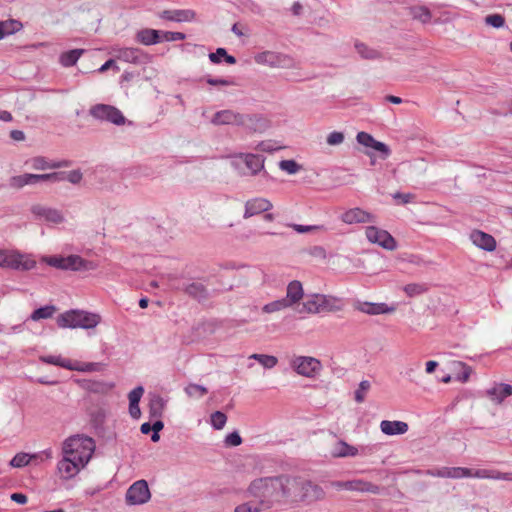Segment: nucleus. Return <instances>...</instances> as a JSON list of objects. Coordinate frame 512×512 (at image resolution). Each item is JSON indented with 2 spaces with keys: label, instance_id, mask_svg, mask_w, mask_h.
Returning a JSON list of instances; mask_svg holds the SVG:
<instances>
[{
  "label": "nucleus",
  "instance_id": "f257e3e1",
  "mask_svg": "<svg viewBox=\"0 0 512 512\" xmlns=\"http://www.w3.org/2000/svg\"><path fill=\"white\" fill-rule=\"evenodd\" d=\"M292 475L279 474L252 480L247 489L248 497L261 499L269 509L275 506H291Z\"/></svg>",
  "mask_w": 512,
  "mask_h": 512
},
{
  "label": "nucleus",
  "instance_id": "f03ea898",
  "mask_svg": "<svg viewBox=\"0 0 512 512\" xmlns=\"http://www.w3.org/2000/svg\"><path fill=\"white\" fill-rule=\"evenodd\" d=\"M325 497L326 492L317 483L300 476H292L291 506L311 505Z\"/></svg>",
  "mask_w": 512,
  "mask_h": 512
},
{
  "label": "nucleus",
  "instance_id": "7ed1b4c3",
  "mask_svg": "<svg viewBox=\"0 0 512 512\" xmlns=\"http://www.w3.org/2000/svg\"><path fill=\"white\" fill-rule=\"evenodd\" d=\"M95 451V442L85 435H73L62 444V453L86 466Z\"/></svg>",
  "mask_w": 512,
  "mask_h": 512
},
{
  "label": "nucleus",
  "instance_id": "20e7f679",
  "mask_svg": "<svg viewBox=\"0 0 512 512\" xmlns=\"http://www.w3.org/2000/svg\"><path fill=\"white\" fill-rule=\"evenodd\" d=\"M101 322V316L84 310H70L57 317L60 328L93 329Z\"/></svg>",
  "mask_w": 512,
  "mask_h": 512
},
{
  "label": "nucleus",
  "instance_id": "39448f33",
  "mask_svg": "<svg viewBox=\"0 0 512 512\" xmlns=\"http://www.w3.org/2000/svg\"><path fill=\"white\" fill-rule=\"evenodd\" d=\"M211 123L216 126H247L249 129H252L254 131H262L266 127L265 121H263L262 119H256L229 109L216 112L211 119Z\"/></svg>",
  "mask_w": 512,
  "mask_h": 512
},
{
  "label": "nucleus",
  "instance_id": "423d86ee",
  "mask_svg": "<svg viewBox=\"0 0 512 512\" xmlns=\"http://www.w3.org/2000/svg\"><path fill=\"white\" fill-rule=\"evenodd\" d=\"M444 478L461 479V478H479L512 481V473H504L492 469H471L466 467H444L442 473Z\"/></svg>",
  "mask_w": 512,
  "mask_h": 512
},
{
  "label": "nucleus",
  "instance_id": "0eeeda50",
  "mask_svg": "<svg viewBox=\"0 0 512 512\" xmlns=\"http://www.w3.org/2000/svg\"><path fill=\"white\" fill-rule=\"evenodd\" d=\"M43 261L47 265L60 270L89 271L97 267L94 262L85 260L78 255H69L67 257L49 256L44 257Z\"/></svg>",
  "mask_w": 512,
  "mask_h": 512
},
{
  "label": "nucleus",
  "instance_id": "6e6552de",
  "mask_svg": "<svg viewBox=\"0 0 512 512\" xmlns=\"http://www.w3.org/2000/svg\"><path fill=\"white\" fill-rule=\"evenodd\" d=\"M36 266V261L18 250L0 248V268L28 271Z\"/></svg>",
  "mask_w": 512,
  "mask_h": 512
},
{
  "label": "nucleus",
  "instance_id": "1a4fd4ad",
  "mask_svg": "<svg viewBox=\"0 0 512 512\" xmlns=\"http://www.w3.org/2000/svg\"><path fill=\"white\" fill-rule=\"evenodd\" d=\"M255 61L258 64L268 65L273 68L290 69L297 67V63L292 57L273 51L258 53L255 56Z\"/></svg>",
  "mask_w": 512,
  "mask_h": 512
},
{
  "label": "nucleus",
  "instance_id": "9d476101",
  "mask_svg": "<svg viewBox=\"0 0 512 512\" xmlns=\"http://www.w3.org/2000/svg\"><path fill=\"white\" fill-rule=\"evenodd\" d=\"M89 114L99 121H107L114 125H123L126 118L122 112L114 106L107 104H96L89 110Z\"/></svg>",
  "mask_w": 512,
  "mask_h": 512
},
{
  "label": "nucleus",
  "instance_id": "9b49d317",
  "mask_svg": "<svg viewBox=\"0 0 512 512\" xmlns=\"http://www.w3.org/2000/svg\"><path fill=\"white\" fill-rule=\"evenodd\" d=\"M365 235L370 243L377 244L386 250L393 251L397 248L396 240L386 230L376 226H368L365 229Z\"/></svg>",
  "mask_w": 512,
  "mask_h": 512
},
{
  "label": "nucleus",
  "instance_id": "f8f14e48",
  "mask_svg": "<svg viewBox=\"0 0 512 512\" xmlns=\"http://www.w3.org/2000/svg\"><path fill=\"white\" fill-rule=\"evenodd\" d=\"M151 493L145 480L134 482L127 490L125 500L128 505H142L148 502Z\"/></svg>",
  "mask_w": 512,
  "mask_h": 512
},
{
  "label": "nucleus",
  "instance_id": "ddd939ff",
  "mask_svg": "<svg viewBox=\"0 0 512 512\" xmlns=\"http://www.w3.org/2000/svg\"><path fill=\"white\" fill-rule=\"evenodd\" d=\"M331 486L338 490L344 489L348 491H356L361 493L379 494L381 491V488L378 485L362 479H355L349 481H333L331 483Z\"/></svg>",
  "mask_w": 512,
  "mask_h": 512
},
{
  "label": "nucleus",
  "instance_id": "4468645a",
  "mask_svg": "<svg viewBox=\"0 0 512 512\" xmlns=\"http://www.w3.org/2000/svg\"><path fill=\"white\" fill-rule=\"evenodd\" d=\"M239 161L243 162L248 170V174L251 176L257 175L264 169L265 158L261 155L252 153H240L234 157L232 162L235 168H239Z\"/></svg>",
  "mask_w": 512,
  "mask_h": 512
},
{
  "label": "nucleus",
  "instance_id": "2eb2a0df",
  "mask_svg": "<svg viewBox=\"0 0 512 512\" xmlns=\"http://www.w3.org/2000/svg\"><path fill=\"white\" fill-rule=\"evenodd\" d=\"M292 367L295 371L305 377H314L321 369L319 360L313 357L299 356L293 359Z\"/></svg>",
  "mask_w": 512,
  "mask_h": 512
},
{
  "label": "nucleus",
  "instance_id": "dca6fc26",
  "mask_svg": "<svg viewBox=\"0 0 512 512\" xmlns=\"http://www.w3.org/2000/svg\"><path fill=\"white\" fill-rule=\"evenodd\" d=\"M85 466L75 461L67 455H63V458L57 464V472L59 477L63 480H70L74 478L81 469Z\"/></svg>",
  "mask_w": 512,
  "mask_h": 512
},
{
  "label": "nucleus",
  "instance_id": "f3484780",
  "mask_svg": "<svg viewBox=\"0 0 512 512\" xmlns=\"http://www.w3.org/2000/svg\"><path fill=\"white\" fill-rule=\"evenodd\" d=\"M353 307L355 310L368 315L390 314L395 311L394 306H389L386 303H373L367 301H356L353 304Z\"/></svg>",
  "mask_w": 512,
  "mask_h": 512
},
{
  "label": "nucleus",
  "instance_id": "a211bd4d",
  "mask_svg": "<svg viewBox=\"0 0 512 512\" xmlns=\"http://www.w3.org/2000/svg\"><path fill=\"white\" fill-rule=\"evenodd\" d=\"M273 208L270 200L262 197L252 198L245 203V210L243 217L245 219L251 218L263 212H267Z\"/></svg>",
  "mask_w": 512,
  "mask_h": 512
},
{
  "label": "nucleus",
  "instance_id": "6ab92c4d",
  "mask_svg": "<svg viewBox=\"0 0 512 512\" xmlns=\"http://www.w3.org/2000/svg\"><path fill=\"white\" fill-rule=\"evenodd\" d=\"M330 299L321 294H314L308 296L302 304V308H298L299 313H319L322 309H325L329 304Z\"/></svg>",
  "mask_w": 512,
  "mask_h": 512
},
{
  "label": "nucleus",
  "instance_id": "aec40b11",
  "mask_svg": "<svg viewBox=\"0 0 512 512\" xmlns=\"http://www.w3.org/2000/svg\"><path fill=\"white\" fill-rule=\"evenodd\" d=\"M340 219L345 224L352 225V224H358V223L374 222L375 217L371 213H369L359 207H356V208H351V209L345 211L344 213H342L340 216Z\"/></svg>",
  "mask_w": 512,
  "mask_h": 512
},
{
  "label": "nucleus",
  "instance_id": "412c9836",
  "mask_svg": "<svg viewBox=\"0 0 512 512\" xmlns=\"http://www.w3.org/2000/svg\"><path fill=\"white\" fill-rule=\"evenodd\" d=\"M31 212L36 217L55 224L61 223L64 220V217L59 210L40 204L33 205L31 207Z\"/></svg>",
  "mask_w": 512,
  "mask_h": 512
},
{
  "label": "nucleus",
  "instance_id": "4be33fe9",
  "mask_svg": "<svg viewBox=\"0 0 512 512\" xmlns=\"http://www.w3.org/2000/svg\"><path fill=\"white\" fill-rule=\"evenodd\" d=\"M470 240L472 243L478 248L492 252L496 249V240L495 238L483 231L473 230L470 234Z\"/></svg>",
  "mask_w": 512,
  "mask_h": 512
},
{
  "label": "nucleus",
  "instance_id": "5701e85b",
  "mask_svg": "<svg viewBox=\"0 0 512 512\" xmlns=\"http://www.w3.org/2000/svg\"><path fill=\"white\" fill-rule=\"evenodd\" d=\"M117 59L133 64H142L146 60V55L138 48H115Z\"/></svg>",
  "mask_w": 512,
  "mask_h": 512
},
{
  "label": "nucleus",
  "instance_id": "b1692460",
  "mask_svg": "<svg viewBox=\"0 0 512 512\" xmlns=\"http://www.w3.org/2000/svg\"><path fill=\"white\" fill-rule=\"evenodd\" d=\"M356 140L359 144L365 147H370L376 151L381 152L383 154L382 157L384 159L390 155L389 147L385 143L374 139V137L367 132H359L356 136Z\"/></svg>",
  "mask_w": 512,
  "mask_h": 512
},
{
  "label": "nucleus",
  "instance_id": "393cba45",
  "mask_svg": "<svg viewBox=\"0 0 512 512\" xmlns=\"http://www.w3.org/2000/svg\"><path fill=\"white\" fill-rule=\"evenodd\" d=\"M195 16V12L190 9L164 10L159 13L161 19L174 22H190L195 19Z\"/></svg>",
  "mask_w": 512,
  "mask_h": 512
},
{
  "label": "nucleus",
  "instance_id": "a878e982",
  "mask_svg": "<svg viewBox=\"0 0 512 512\" xmlns=\"http://www.w3.org/2000/svg\"><path fill=\"white\" fill-rule=\"evenodd\" d=\"M487 397L495 404H501L512 395V385L499 383L486 390Z\"/></svg>",
  "mask_w": 512,
  "mask_h": 512
},
{
  "label": "nucleus",
  "instance_id": "bb28decb",
  "mask_svg": "<svg viewBox=\"0 0 512 512\" xmlns=\"http://www.w3.org/2000/svg\"><path fill=\"white\" fill-rule=\"evenodd\" d=\"M180 289L188 296L198 301L205 300L208 297V291L206 286L199 281L183 283Z\"/></svg>",
  "mask_w": 512,
  "mask_h": 512
},
{
  "label": "nucleus",
  "instance_id": "cd10ccee",
  "mask_svg": "<svg viewBox=\"0 0 512 512\" xmlns=\"http://www.w3.org/2000/svg\"><path fill=\"white\" fill-rule=\"evenodd\" d=\"M136 41L146 46L160 43L161 31L150 28L141 29L136 33Z\"/></svg>",
  "mask_w": 512,
  "mask_h": 512
},
{
  "label": "nucleus",
  "instance_id": "c85d7f7f",
  "mask_svg": "<svg viewBox=\"0 0 512 512\" xmlns=\"http://www.w3.org/2000/svg\"><path fill=\"white\" fill-rule=\"evenodd\" d=\"M380 429L386 435H401L408 431V424L403 421L383 420Z\"/></svg>",
  "mask_w": 512,
  "mask_h": 512
},
{
  "label": "nucleus",
  "instance_id": "c756f323",
  "mask_svg": "<svg viewBox=\"0 0 512 512\" xmlns=\"http://www.w3.org/2000/svg\"><path fill=\"white\" fill-rule=\"evenodd\" d=\"M31 166L35 170H47V169H57L61 167L70 166V162L67 160L51 162L48 161L43 156H37L31 159Z\"/></svg>",
  "mask_w": 512,
  "mask_h": 512
},
{
  "label": "nucleus",
  "instance_id": "7c9ffc66",
  "mask_svg": "<svg viewBox=\"0 0 512 512\" xmlns=\"http://www.w3.org/2000/svg\"><path fill=\"white\" fill-rule=\"evenodd\" d=\"M304 292L301 282L294 280L287 286L286 297L284 298L291 307L303 298Z\"/></svg>",
  "mask_w": 512,
  "mask_h": 512
},
{
  "label": "nucleus",
  "instance_id": "2f4dec72",
  "mask_svg": "<svg viewBox=\"0 0 512 512\" xmlns=\"http://www.w3.org/2000/svg\"><path fill=\"white\" fill-rule=\"evenodd\" d=\"M40 360L43 363L47 364H53L56 366H60L69 370H81V371H90L92 364H88L86 368H78L71 364L70 360L64 359L61 356H54V355H48V356H41Z\"/></svg>",
  "mask_w": 512,
  "mask_h": 512
},
{
  "label": "nucleus",
  "instance_id": "473e14b6",
  "mask_svg": "<svg viewBox=\"0 0 512 512\" xmlns=\"http://www.w3.org/2000/svg\"><path fill=\"white\" fill-rule=\"evenodd\" d=\"M331 455L335 458H341V457H353L358 454V449L354 446L349 445L345 441H337L332 450Z\"/></svg>",
  "mask_w": 512,
  "mask_h": 512
},
{
  "label": "nucleus",
  "instance_id": "72a5a7b5",
  "mask_svg": "<svg viewBox=\"0 0 512 512\" xmlns=\"http://www.w3.org/2000/svg\"><path fill=\"white\" fill-rule=\"evenodd\" d=\"M23 28V24L15 19L0 21V40L14 34Z\"/></svg>",
  "mask_w": 512,
  "mask_h": 512
},
{
  "label": "nucleus",
  "instance_id": "f704fd0d",
  "mask_svg": "<svg viewBox=\"0 0 512 512\" xmlns=\"http://www.w3.org/2000/svg\"><path fill=\"white\" fill-rule=\"evenodd\" d=\"M166 406V400L160 395H153L149 402V413L152 418H161Z\"/></svg>",
  "mask_w": 512,
  "mask_h": 512
},
{
  "label": "nucleus",
  "instance_id": "c9c22d12",
  "mask_svg": "<svg viewBox=\"0 0 512 512\" xmlns=\"http://www.w3.org/2000/svg\"><path fill=\"white\" fill-rule=\"evenodd\" d=\"M84 52V49H72L63 52L59 57V62L63 67L74 66Z\"/></svg>",
  "mask_w": 512,
  "mask_h": 512
},
{
  "label": "nucleus",
  "instance_id": "e433bc0d",
  "mask_svg": "<svg viewBox=\"0 0 512 512\" xmlns=\"http://www.w3.org/2000/svg\"><path fill=\"white\" fill-rule=\"evenodd\" d=\"M410 15L414 20H418L421 23H428L431 20V12L430 10L420 4L413 5L409 7Z\"/></svg>",
  "mask_w": 512,
  "mask_h": 512
},
{
  "label": "nucleus",
  "instance_id": "4c0bfd02",
  "mask_svg": "<svg viewBox=\"0 0 512 512\" xmlns=\"http://www.w3.org/2000/svg\"><path fill=\"white\" fill-rule=\"evenodd\" d=\"M266 510H268V508L262 503V500L255 499L254 501H248L237 505L234 512H263Z\"/></svg>",
  "mask_w": 512,
  "mask_h": 512
},
{
  "label": "nucleus",
  "instance_id": "58836bf2",
  "mask_svg": "<svg viewBox=\"0 0 512 512\" xmlns=\"http://www.w3.org/2000/svg\"><path fill=\"white\" fill-rule=\"evenodd\" d=\"M26 185H35L34 174L25 173L13 176L9 179V186L14 189H21Z\"/></svg>",
  "mask_w": 512,
  "mask_h": 512
},
{
  "label": "nucleus",
  "instance_id": "ea45409f",
  "mask_svg": "<svg viewBox=\"0 0 512 512\" xmlns=\"http://www.w3.org/2000/svg\"><path fill=\"white\" fill-rule=\"evenodd\" d=\"M429 286L426 283H409L403 287L404 293L409 297H417L427 293Z\"/></svg>",
  "mask_w": 512,
  "mask_h": 512
},
{
  "label": "nucleus",
  "instance_id": "a19ab883",
  "mask_svg": "<svg viewBox=\"0 0 512 512\" xmlns=\"http://www.w3.org/2000/svg\"><path fill=\"white\" fill-rule=\"evenodd\" d=\"M355 49L358 54L366 60H376L381 58V53L373 48L368 47L364 43L356 42Z\"/></svg>",
  "mask_w": 512,
  "mask_h": 512
},
{
  "label": "nucleus",
  "instance_id": "79ce46f5",
  "mask_svg": "<svg viewBox=\"0 0 512 512\" xmlns=\"http://www.w3.org/2000/svg\"><path fill=\"white\" fill-rule=\"evenodd\" d=\"M56 312V307L54 305H46L44 307H40L33 311L30 315V319L32 321H39L41 319H49Z\"/></svg>",
  "mask_w": 512,
  "mask_h": 512
},
{
  "label": "nucleus",
  "instance_id": "37998d69",
  "mask_svg": "<svg viewBox=\"0 0 512 512\" xmlns=\"http://www.w3.org/2000/svg\"><path fill=\"white\" fill-rule=\"evenodd\" d=\"M249 358L258 361L266 369H272L278 363L277 357L267 354L254 353L250 355Z\"/></svg>",
  "mask_w": 512,
  "mask_h": 512
},
{
  "label": "nucleus",
  "instance_id": "c03bdc74",
  "mask_svg": "<svg viewBox=\"0 0 512 512\" xmlns=\"http://www.w3.org/2000/svg\"><path fill=\"white\" fill-rule=\"evenodd\" d=\"M184 390L185 393L191 398H201L208 392L206 387L194 383L187 385Z\"/></svg>",
  "mask_w": 512,
  "mask_h": 512
},
{
  "label": "nucleus",
  "instance_id": "a18cd8bd",
  "mask_svg": "<svg viewBox=\"0 0 512 512\" xmlns=\"http://www.w3.org/2000/svg\"><path fill=\"white\" fill-rule=\"evenodd\" d=\"M61 182L68 181L72 184H79L83 178V174L80 169H75L67 172H59Z\"/></svg>",
  "mask_w": 512,
  "mask_h": 512
},
{
  "label": "nucleus",
  "instance_id": "49530a36",
  "mask_svg": "<svg viewBox=\"0 0 512 512\" xmlns=\"http://www.w3.org/2000/svg\"><path fill=\"white\" fill-rule=\"evenodd\" d=\"M210 422L214 429L221 430L227 422V416L221 411H216L211 414Z\"/></svg>",
  "mask_w": 512,
  "mask_h": 512
},
{
  "label": "nucleus",
  "instance_id": "de8ad7c7",
  "mask_svg": "<svg viewBox=\"0 0 512 512\" xmlns=\"http://www.w3.org/2000/svg\"><path fill=\"white\" fill-rule=\"evenodd\" d=\"M279 168L288 174H296L301 170V165H299L295 160L289 159L280 161Z\"/></svg>",
  "mask_w": 512,
  "mask_h": 512
},
{
  "label": "nucleus",
  "instance_id": "09e8293b",
  "mask_svg": "<svg viewBox=\"0 0 512 512\" xmlns=\"http://www.w3.org/2000/svg\"><path fill=\"white\" fill-rule=\"evenodd\" d=\"M290 307L288 305V303L285 301V299H279V300H275L273 302H270L268 304H266L264 307H263V311L265 313H273V312H277V311H281L285 308H288Z\"/></svg>",
  "mask_w": 512,
  "mask_h": 512
},
{
  "label": "nucleus",
  "instance_id": "8fccbe9b",
  "mask_svg": "<svg viewBox=\"0 0 512 512\" xmlns=\"http://www.w3.org/2000/svg\"><path fill=\"white\" fill-rule=\"evenodd\" d=\"M31 458L27 453H17L10 461V465L15 468L24 467L29 464Z\"/></svg>",
  "mask_w": 512,
  "mask_h": 512
},
{
  "label": "nucleus",
  "instance_id": "3c124183",
  "mask_svg": "<svg viewBox=\"0 0 512 512\" xmlns=\"http://www.w3.org/2000/svg\"><path fill=\"white\" fill-rule=\"evenodd\" d=\"M370 389V382L363 380L360 382L358 389L355 391V401L362 403L365 400L366 394Z\"/></svg>",
  "mask_w": 512,
  "mask_h": 512
},
{
  "label": "nucleus",
  "instance_id": "603ef678",
  "mask_svg": "<svg viewBox=\"0 0 512 512\" xmlns=\"http://www.w3.org/2000/svg\"><path fill=\"white\" fill-rule=\"evenodd\" d=\"M34 178H35V184L42 182V181H50L53 183L61 182L59 172H53V173H47V174H34Z\"/></svg>",
  "mask_w": 512,
  "mask_h": 512
},
{
  "label": "nucleus",
  "instance_id": "864d4df0",
  "mask_svg": "<svg viewBox=\"0 0 512 512\" xmlns=\"http://www.w3.org/2000/svg\"><path fill=\"white\" fill-rule=\"evenodd\" d=\"M485 23L494 28H501L505 24V19L500 14H491L485 17Z\"/></svg>",
  "mask_w": 512,
  "mask_h": 512
},
{
  "label": "nucleus",
  "instance_id": "5fc2aeb1",
  "mask_svg": "<svg viewBox=\"0 0 512 512\" xmlns=\"http://www.w3.org/2000/svg\"><path fill=\"white\" fill-rule=\"evenodd\" d=\"M186 35L182 32L161 31V42L184 40Z\"/></svg>",
  "mask_w": 512,
  "mask_h": 512
},
{
  "label": "nucleus",
  "instance_id": "6e6d98bb",
  "mask_svg": "<svg viewBox=\"0 0 512 512\" xmlns=\"http://www.w3.org/2000/svg\"><path fill=\"white\" fill-rule=\"evenodd\" d=\"M280 148L281 146L277 145L276 142L272 140L261 141L256 147V149L262 152H273Z\"/></svg>",
  "mask_w": 512,
  "mask_h": 512
},
{
  "label": "nucleus",
  "instance_id": "4d7b16f0",
  "mask_svg": "<svg viewBox=\"0 0 512 512\" xmlns=\"http://www.w3.org/2000/svg\"><path fill=\"white\" fill-rule=\"evenodd\" d=\"M327 144L331 146L340 145L344 141V134L342 132L333 131L327 136Z\"/></svg>",
  "mask_w": 512,
  "mask_h": 512
},
{
  "label": "nucleus",
  "instance_id": "13d9d810",
  "mask_svg": "<svg viewBox=\"0 0 512 512\" xmlns=\"http://www.w3.org/2000/svg\"><path fill=\"white\" fill-rule=\"evenodd\" d=\"M143 393H144V388L142 386L135 387L128 394L129 403L139 404V402L143 396Z\"/></svg>",
  "mask_w": 512,
  "mask_h": 512
},
{
  "label": "nucleus",
  "instance_id": "bf43d9fd",
  "mask_svg": "<svg viewBox=\"0 0 512 512\" xmlns=\"http://www.w3.org/2000/svg\"><path fill=\"white\" fill-rule=\"evenodd\" d=\"M458 365L461 367L462 372L456 375V379L462 383H465L469 380L472 369L462 362H459Z\"/></svg>",
  "mask_w": 512,
  "mask_h": 512
},
{
  "label": "nucleus",
  "instance_id": "052dcab7",
  "mask_svg": "<svg viewBox=\"0 0 512 512\" xmlns=\"http://www.w3.org/2000/svg\"><path fill=\"white\" fill-rule=\"evenodd\" d=\"M289 226L292 227L297 233L301 234L323 229V226L317 225L290 224Z\"/></svg>",
  "mask_w": 512,
  "mask_h": 512
},
{
  "label": "nucleus",
  "instance_id": "680f3d73",
  "mask_svg": "<svg viewBox=\"0 0 512 512\" xmlns=\"http://www.w3.org/2000/svg\"><path fill=\"white\" fill-rule=\"evenodd\" d=\"M242 443V438L238 432H232L225 437V444L227 446H239Z\"/></svg>",
  "mask_w": 512,
  "mask_h": 512
},
{
  "label": "nucleus",
  "instance_id": "e2e57ef3",
  "mask_svg": "<svg viewBox=\"0 0 512 512\" xmlns=\"http://www.w3.org/2000/svg\"><path fill=\"white\" fill-rule=\"evenodd\" d=\"M393 198L395 200H400L403 204H407L412 201V199L414 198V195L411 193L396 192L393 194Z\"/></svg>",
  "mask_w": 512,
  "mask_h": 512
},
{
  "label": "nucleus",
  "instance_id": "0e129e2a",
  "mask_svg": "<svg viewBox=\"0 0 512 512\" xmlns=\"http://www.w3.org/2000/svg\"><path fill=\"white\" fill-rule=\"evenodd\" d=\"M207 83L212 86L222 85V86H230L234 85V82L227 79H214V78H208Z\"/></svg>",
  "mask_w": 512,
  "mask_h": 512
},
{
  "label": "nucleus",
  "instance_id": "69168bd1",
  "mask_svg": "<svg viewBox=\"0 0 512 512\" xmlns=\"http://www.w3.org/2000/svg\"><path fill=\"white\" fill-rule=\"evenodd\" d=\"M223 55H226V49L218 48L216 52L209 54V59L213 63H219L220 57H223Z\"/></svg>",
  "mask_w": 512,
  "mask_h": 512
},
{
  "label": "nucleus",
  "instance_id": "338daca9",
  "mask_svg": "<svg viewBox=\"0 0 512 512\" xmlns=\"http://www.w3.org/2000/svg\"><path fill=\"white\" fill-rule=\"evenodd\" d=\"M129 414L132 418L138 419L141 416L139 404L129 403Z\"/></svg>",
  "mask_w": 512,
  "mask_h": 512
},
{
  "label": "nucleus",
  "instance_id": "774afa93",
  "mask_svg": "<svg viewBox=\"0 0 512 512\" xmlns=\"http://www.w3.org/2000/svg\"><path fill=\"white\" fill-rule=\"evenodd\" d=\"M10 498L12 501L22 505L26 504L28 501L27 496L23 493H13L11 494Z\"/></svg>",
  "mask_w": 512,
  "mask_h": 512
}]
</instances>
